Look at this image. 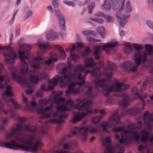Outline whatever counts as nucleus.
I'll use <instances>...</instances> for the list:
<instances>
[{
	"label": "nucleus",
	"mask_w": 153,
	"mask_h": 153,
	"mask_svg": "<svg viewBox=\"0 0 153 153\" xmlns=\"http://www.w3.org/2000/svg\"><path fill=\"white\" fill-rule=\"evenodd\" d=\"M85 68L81 64L76 66L73 69V73L71 70L68 69L66 65L64 63L58 65L56 70L58 73L61 75L63 74L62 76L59 75L56 76L53 79L49 82L48 90H51L58 82H59V87L63 88L67 86L73 80L75 81L72 82L69 84L65 92L67 95L71 94H79L80 91L79 86L84 83L87 74L90 73L93 76H95L98 72L94 69L90 71V70H86L83 78L82 73L85 70Z\"/></svg>",
	"instance_id": "nucleus-1"
},
{
	"label": "nucleus",
	"mask_w": 153,
	"mask_h": 153,
	"mask_svg": "<svg viewBox=\"0 0 153 153\" xmlns=\"http://www.w3.org/2000/svg\"><path fill=\"white\" fill-rule=\"evenodd\" d=\"M22 129L21 123L13 127L5 134V146L9 148L36 152L39 147L42 145L40 138L32 134L24 137L21 135Z\"/></svg>",
	"instance_id": "nucleus-2"
},
{
	"label": "nucleus",
	"mask_w": 153,
	"mask_h": 153,
	"mask_svg": "<svg viewBox=\"0 0 153 153\" xmlns=\"http://www.w3.org/2000/svg\"><path fill=\"white\" fill-rule=\"evenodd\" d=\"M62 94V92H59L53 99V102L56 105H59L57 107L56 111L53 112V109L55 108L53 103L51 104L50 105L46 107L44 111L42 109L39 110L36 109L38 113L43 114L40 117L41 120L50 118V123H60L62 122L63 119L67 116L65 114L64 112L67 111L68 108L64 107L63 104L61 102L58 104L56 103V102H58L57 100L58 99L61 98L60 97L61 96Z\"/></svg>",
	"instance_id": "nucleus-3"
},
{
	"label": "nucleus",
	"mask_w": 153,
	"mask_h": 153,
	"mask_svg": "<svg viewBox=\"0 0 153 153\" xmlns=\"http://www.w3.org/2000/svg\"><path fill=\"white\" fill-rule=\"evenodd\" d=\"M19 46L18 50V54L20 60V73L22 74H25L28 71V66L25 62L27 60L30 64L31 67L34 68H39L41 64L43 62V59L39 56H36L34 59H28L29 53L28 51L31 49V46L25 42L23 38L21 39L18 41Z\"/></svg>",
	"instance_id": "nucleus-4"
},
{
	"label": "nucleus",
	"mask_w": 153,
	"mask_h": 153,
	"mask_svg": "<svg viewBox=\"0 0 153 153\" xmlns=\"http://www.w3.org/2000/svg\"><path fill=\"white\" fill-rule=\"evenodd\" d=\"M57 100L58 102H56V103L58 104L61 102L63 104L64 107L68 108L67 111L72 110V107L74 108L79 107V110L85 112L82 113L78 112L75 113L71 120V122L73 123H76L80 121L88 114L92 113L91 110L92 101L88 99L76 100L75 106H74V102L71 100H69L66 102L64 98H61L58 99Z\"/></svg>",
	"instance_id": "nucleus-5"
},
{
	"label": "nucleus",
	"mask_w": 153,
	"mask_h": 153,
	"mask_svg": "<svg viewBox=\"0 0 153 153\" xmlns=\"http://www.w3.org/2000/svg\"><path fill=\"white\" fill-rule=\"evenodd\" d=\"M123 126H120L112 129L113 131H117L120 133L119 134L116 133L114 136L116 139H119V143L115 148H114L111 145L112 140L111 137L107 136L102 140L103 145L105 146V149L103 153H123L124 152V130Z\"/></svg>",
	"instance_id": "nucleus-6"
},
{
	"label": "nucleus",
	"mask_w": 153,
	"mask_h": 153,
	"mask_svg": "<svg viewBox=\"0 0 153 153\" xmlns=\"http://www.w3.org/2000/svg\"><path fill=\"white\" fill-rule=\"evenodd\" d=\"M120 119V117L118 116L117 112H116L109 117V123L104 121L99 124L101 128L98 126L94 127L91 126H88L84 127V128L82 129L83 133L82 134V138L85 139V140L87 136V132H90L91 133H95L100 132L101 128L103 131L108 133L109 131L108 128L111 127L114 123L117 124L119 122Z\"/></svg>",
	"instance_id": "nucleus-7"
},
{
	"label": "nucleus",
	"mask_w": 153,
	"mask_h": 153,
	"mask_svg": "<svg viewBox=\"0 0 153 153\" xmlns=\"http://www.w3.org/2000/svg\"><path fill=\"white\" fill-rule=\"evenodd\" d=\"M12 85V82L7 75L3 74L0 75V88H4L5 87L6 89V91L2 93V99L6 103L9 100L11 102L15 109L18 110L20 107L16 102L12 98L7 99V96L11 97L13 95Z\"/></svg>",
	"instance_id": "nucleus-8"
},
{
	"label": "nucleus",
	"mask_w": 153,
	"mask_h": 153,
	"mask_svg": "<svg viewBox=\"0 0 153 153\" xmlns=\"http://www.w3.org/2000/svg\"><path fill=\"white\" fill-rule=\"evenodd\" d=\"M33 71H30L28 79H25L26 80L27 85H23L24 87H27L29 88L26 91L27 94H30L33 92L32 88L34 86L33 84H37L38 81H41L42 80L47 78L48 75L47 73L44 71H39L38 68H35Z\"/></svg>",
	"instance_id": "nucleus-9"
},
{
	"label": "nucleus",
	"mask_w": 153,
	"mask_h": 153,
	"mask_svg": "<svg viewBox=\"0 0 153 153\" xmlns=\"http://www.w3.org/2000/svg\"><path fill=\"white\" fill-rule=\"evenodd\" d=\"M107 68H105V73L103 74L100 73L98 71L96 76V79L94 81V83L96 85L101 88H103L102 92L104 89L108 85L107 84V80L105 78H109L113 74L111 71H114V68L116 65L113 63L111 62H107Z\"/></svg>",
	"instance_id": "nucleus-10"
},
{
	"label": "nucleus",
	"mask_w": 153,
	"mask_h": 153,
	"mask_svg": "<svg viewBox=\"0 0 153 153\" xmlns=\"http://www.w3.org/2000/svg\"><path fill=\"white\" fill-rule=\"evenodd\" d=\"M112 8L114 10L117 9L118 11L117 13L116 16L117 18V21L120 27H123L124 24V16L123 14V10L124 8V0L119 1L118 2L113 0L110 2Z\"/></svg>",
	"instance_id": "nucleus-11"
},
{
	"label": "nucleus",
	"mask_w": 153,
	"mask_h": 153,
	"mask_svg": "<svg viewBox=\"0 0 153 153\" xmlns=\"http://www.w3.org/2000/svg\"><path fill=\"white\" fill-rule=\"evenodd\" d=\"M117 45L116 40L113 39L108 43L104 44L102 46H98L95 47L94 49L93 54L95 56V59H99V54L102 50H104L107 53H110L111 49L115 47Z\"/></svg>",
	"instance_id": "nucleus-12"
},
{
	"label": "nucleus",
	"mask_w": 153,
	"mask_h": 153,
	"mask_svg": "<svg viewBox=\"0 0 153 153\" xmlns=\"http://www.w3.org/2000/svg\"><path fill=\"white\" fill-rule=\"evenodd\" d=\"M150 134V133L144 130H142L140 133L133 130L130 131L129 133L130 137L135 141L137 142L139 140L140 134L141 135L140 139L141 141L143 142L149 141L153 145V136L149 137Z\"/></svg>",
	"instance_id": "nucleus-13"
},
{
	"label": "nucleus",
	"mask_w": 153,
	"mask_h": 153,
	"mask_svg": "<svg viewBox=\"0 0 153 153\" xmlns=\"http://www.w3.org/2000/svg\"><path fill=\"white\" fill-rule=\"evenodd\" d=\"M4 49L7 50L3 53L5 62L7 64L14 63L17 56L14 49L8 46H0V50Z\"/></svg>",
	"instance_id": "nucleus-14"
},
{
	"label": "nucleus",
	"mask_w": 153,
	"mask_h": 153,
	"mask_svg": "<svg viewBox=\"0 0 153 153\" xmlns=\"http://www.w3.org/2000/svg\"><path fill=\"white\" fill-rule=\"evenodd\" d=\"M133 46L136 50L138 51V52H137L135 53L133 59L136 64L138 65L140 63L141 59L143 62L145 61L147 55L146 53H144L143 56H142L140 51L143 48L142 46L137 43H134L133 44Z\"/></svg>",
	"instance_id": "nucleus-15"
},
{
	"label": "nucleus",
	"mask_w": 153,
	"mask_h": 153,
	"mask_svg": "<svg viewBox=\"0 0 153 153\" xmlns=\"http://www.w3.org/2000/svg\"><path fill=\"white\" fill-rule=\"evenodd\" d=\"M124 89V86L123 83L117 82L112 86L108 85L106 87L103 91V94L104 95L107 96L111 91L118 92L122 91Z\"/></svg>",
	"instance_id": "nucleus-16"
},
{
	"label": "nucleus",
	"mask_w": 153,
	"mask_h": 153,
	"mask_svg": "<svg viewBox=\"0 0 153 153\" xmlns=\"http://www.w3.org/2000/svg\"><path fill=\"white\" fill-rule=\"evenodd\" d=\"M84 67L85 68H92L94 69L99 70L104 65L102 61L98 63H95L93 59L89 58L85 59L84 62Z\"/></svg>",
	"instance_id": "nucleus-17"
},
{
	"label": "nucleus",
	"mask_w": 153,
	"mask_h": 153,
	"mask_svg": "<svg viewBox=\"0 0 153 153\" xmlns=\"http://www.w3.org/2000/svg\"><path fill=\"white\" fill-rule=\"evenodd\" d=\"M9 69L11 74L12 78L13 80L18 82L23 85H27V81L25 78L22 77L17 75L16 69L13 66L9 67Z\"/></svg>",
	"instance_id": "nucleus-18"
},
{
	"label": "nucleus",
	"mask_w": 153,
	"mask_h": 153,
	"mask_svg": "<svg viewBox=\"0 0 153 153\" xmlns=\"http://www.w3.org/2000/svg\"><path fill=\"white\" fill-rule=\"evenodd\" d=\"M95 18H91V19L93 22L99 23H102L104 22V20L102 19L98 18L100 17H102L105 19L106 22L107 23L112 22L113 19L112 18L110 15H104L103 13L99 12L95 14Z\"/></svg>",
	"instance_id": "nucleus-19"
},
{
	"label": "nucleus",
	"mask_w": 153,
	"mask_h": 153,
	"mask_svg": "<svg viewBox=\"0 0 153 153\" xmlns=\"http://www.w3.org/2000/svg\"><path fill=\"white\" fill-rule=\"evenodd\" d=\"M50 56L51 59H48L44 62L45 67L48 70L51 69L53 67L54 64L53 61H57L59 57L57 54L54 52L51 53Z\"/></svg>",
	"instance_id": "nucleus-20"
},
{
	"label": "nucleus",
	"mask_w": 153,
	"mask_h": 153,
	"mask_svg": "<svg viewBox=\"0 0 153 153\" xmlns=\"http://www.w3.org/2000/svg\"><path fill=\"white\" fill-rule=\"evenodd\" d=\"M144 123L148 129H151L153 124V115L149 114L148 111H145L143 115Z\"/></svg>",
	"instance_id": "nucleus-21"
},
{
	"label": "nucleus",
	"mask_w": 153,
	"mask_h": 153,
	"mask_svg": "<svg viewBox=\"0 0 153 153\" xmlns=\"http://www.w3.org/2000/svg\"><path fill=\"white\" fill-rule=\"evenodd\" d=\"M23 103L25 105V109L27 111H33L35 110L34 108L36 107L35 101H33L30 103V101L25 97L23 96Z\"/></svg>",
	"instance_id": "nucleus-22"
},
{
	"label": "nucleus",
	"mask_w": 153,
	"mask_h": 153,
	"mask_svg": "<svg viewBox=\"0 0 153 153\" xmlns=\"http://www.w3.org/2000/svg\"><path fill=\"white\" fill-rule=\"evenodd\" d=\"M76 144V143L75 142H68L63 144V146L64 149L62 150H59L54 151V153H69V151L68 150L70 149L73 146H74Z\"/></svg>",
	"instance_id": "nucleus-23"
},
{
	"label": "nucleus",
	"mask_w": 153,
	"mask_h": 153,
	"mask_svg": "<svg viewBox=\"0 0 153 153\" xmlns=\"http://www.w3.org/2000/svg\"><path fill=\"white\" fill-rule=\"evenodd\" d=\"M37 45L40 48V51L42 54L44 53L51 48V46L45 44L42 39H39L37 41Z\"/></svg>",
	"instance_id": "nucleus-24"
},
{
	"label": "nucleus",
	"mask_w": 153,
	"mask_h": 153,
	"mask_svg": "<svg viewBox=\"0 0 153 153\" xmlns=\"http://www.w3.org/2000/svg\"><path fill=\"white\" fill-rule=\"evenodd\" d=\"M58 33L52 30H49L46 34V37L48 41L56 39L58 37Z\"/></svg>",
	"instance_id": "nucleus-25"
},
{
	"label": "nucleus",
	"mask_w": 153,
	"mask_h": 153,
	"mask_svg": "<svg viewBox=\"0 0 153 153\" xmlns=\"http://www.w3.org/2000/svg\"><path fill=\"white\" fill-rule=\"evenodd\" d=\"M84 127H79L77 126L74 127L71 129V133L74 135H79L80 136L82 140L84 141L85 139L82 138V134L83 133L82 129Z\"/></svg>",
	"instance_id": "nucleus-26"
},
{
	"label": "nucleus",
	"mask_w": 153,
	"mask_h": 153,
	"mask_svg": "<svg viewBox=\"0 0 153 153\" xmlns=\"http://www.w3.org/2000/svg\"><path fill=\"white\" fill-rule=\"evenodd\" d=\"M132 93L133 94L136 95L143 102L142 107L143 109H144L146 105L143 99L146 98L147 95L146 94H145L142 96H140L138 93L137 88L136 87L133 88L132 90Z\"/></svg>",
	"instance_id": "nucleus-27"
},
{
	"label": "nucleus",
	"mask_w": 153,
	"mask_h": 153,
	"mask_svg": "<svg viewBox=\"0 0 153 153\" xmlns=\"http://www.w3.org/2000/svg\"><path fill=\"white\" fill-rule=\"evenodd\" d=\"M87 88L86 95L88 96L91 97H93L96 95L97 92L94 91L93 90L92 87L88 86Z\"/></svg>",
	"instance_id": "nucleus-28"
},
{
	"label": "nucleus",
	"mask_w": 153,
	"mask_h": 153,
	"mask_svg": "<svg viewBox=\"0 0 153 153\" xmlns=\"http://www.w3.org/2000/svg\"><path fill=\"white\" fill-rule=\"evenodd\" d=\"M109 0H105L103 4L101 6V8L104 10H108L110 9L111 6L109 4Z\"/></svg>",
	"instance_id": "nucleus-29"
},
{
	"label": "nucleus",
	"mask_w": 153,
	"mask_h": 153,
	"mask_svg": "<svg viewBox=\"0 0 153 153\" xmlns=\"http://www.w3.org/2000/svg\"><path fill=\"white\" fill-rule=\"evenodd\" d=\"M91 0H85V4H88V12L89 13H91L95 6V4L93 2L90 3Z\"/></svg>",
	"instance_id": "nucleus-30"
},
{
	"label": "nucleus",
	"mask_w": 153,
	"mask_h": 153,
	"mask_svg": "<svg viewBox=\"0 0 153 153\" xmlns=\"http://www.w3.org/2000/svg\"><path fill=\"white\" fill-rule=\"evenodd\" d=\"M96 30L97 32L101 35L102 38L105 37L106 33L105 31V29L104 27H98L96 28Z\"/></svg>",
	"instance_id": "nucleus-31"
},
{
	"label": "nucleus",
	"mask_w": 153,
	"mask_h": 153,
	"mask_svg": "<svg viewBox=\"0 0 153 153\" xmlns=\"http://www.w3.org/2000/svg\"><path fill=\"white\" fill-rule=\"evenodd\" d=\"M82 32L84 35L87 36V37L90 35L94 36H96L97 35L95 31L92 30H84L82 31Z\"/></svg>",
	"instance_id": "nucleus-32"
},
{
	"label": "nucleus",
	"mask_w": 153,
	"mask_h": 153,
	"mask_svg": "<svg viewBox=\"0 0 153 153\" xmlns=\"http://www.w3.org/2000/svg\"><path fill=\"white\" fill-rule=\"evenodd\" d=\"M59 26L61 29L64 30L65 26V18L63 17H60L58 19Z\"/></svg>",
	"instance_id": "nucleus-33"
},
{
	"label": "nucleus",
	"mask_w": 153,
	"mask_h": 153,
	"mask_svg": "<svg viewBox=\"0 0 153 153\" xmlns=\"http://www.w3.org/2000/svg\"><path fill=\"white\" fill-rule=\"evenodd\" d=\"M52 98L50 97L48 99H47L46 98L40 99L39 100V103L41 105H46L50 101Z\"/></svg>",
	"instance_id": "nucleus-34"
},
{
	"label": "nucleus",
	"mask_w": 153,
	"mask_h": 153,
	"mask_svg": "<svg viewBox=\"0 0 153 153\" xmlns=\"http://www.w3.org/2000/svg\"><path fill=\"white\" fill-rule=\"evenodd\" d=\"M102 118V116H99L97 117H93L91 118V120L94 124L98 123Z\"/></svg>",
	"instance_id": "nucleus-35"
},
{
	"label": "nucleus",
	"mask_w": 153,
	"mask_h": 153,
	"mask_svg": "<svg viewBox=\"0 0 153 153\" xmlns=\"http://www.w3.org/2000/svg\"><path fill=\"white\" fill-rule=\"evenodd\" d=\"M145 48L149 55H150L153 53V48L150 45L147 44L145 45Z\"/></svg>",
	"instance_id": "nucleus-36"
},
{
	"label": "nucleus",
	"mask_w": 153,
	"mask_h": 153,
	"mask_svg": "<svg viewBox=\"0 0 153 153\" xmlns=\"http://www.w3.org/2000/svg\"><path fill=\"white\" fill-rule=\"evenodd\" d=\"M92 51L89 47L86 48L85 50L82 53V55L83 56H86L89 54Z\"/></svg>",
	"instance_id": "nucleus-37"
},
{
	"label": "nucleus",
	"mask_w": 153,
	"mask_h": 153,
	"mask_svg": "<svg viewBox=\"0 0 153 153\" xmlns=\"http://www.w3.org/2000/svg\"><path fill=\"white\" fill-rule=\"evenodd\" d=\"M36 127H35L34 129H32V127L28 125H25L24 127V130L27 131H32L35 132L36 131Z\"/></svg>",
	"instance_id": "nucleus-38"
},
{
	"label": "nucleus",
	"mask_w": 153,
	"mask_h": 153,
	"mask_svg": "<svg viewBox=\"0 0 153 153\" xmlns=\"http://www.w3.org/2000/svg\"><path fill=\"white\" fill-rule=\"evenodd\" d=\"M86 39L87 40L88 42H100L101 41V40L100 39H96L91 37H87Z\"/></svg>",
	"instance_id": "nucleus-39"
},
{
	"label": "nucleus",
	"mask_w": 153,
	"mask_h": 153,
	"mask_svg": "<svg viewBox=\"0 0 153 153\" xmlns=\"http://www.w3.org/2000/svg\"><path fill=\"white\" fill-rule=\"evenodd\" d=\"M132 9L130 5V2L129 1H128L126 4V8H125V11L126 12L128 13L130 12Z\"/></svg>",
	"instance_id": "nucleus-40"
},
{
	"label": "nucleus",
	"mask_w": 153,
	"mask_h": 153,
	"mask_svg": "<svg viewBox=\"0 0 153 153\" xmlns=\"http://www.w3.org/2000/svg\"><path fill=\"white\" fill-rule=\"evenodd\" d=\"M71 56L72 59L74 62L77 61L79 58V56L75 53H71Z\"/></svg>",
	"instance_id": "nucleus-41"
},
{
	"label": "nucleus",
	"mask_w": 153,
	"mask_h": 153,
	"mask_svg": "<svg viewBox=\"0 0 153 153\" xmlns=\"http://www.w3.org/2000/svg\"><path fill=\"white\" fill-rule=\"evenodd\" d=\"M59 56L60 58L62 59H65L66 57V55L64 50L59 52Z\"/></svg>",
	"instance_id": "nucleus-42"
},
{
	"label": "nucleus",
	"mask_w": 153,
	"mask_h": 153,
	"mask_svg": "<svg viewBox=\"0 0 153 153\" xmlns=\"http://www.w3.org/2000/svg\"><path fill=\"white\" fill-rule=\"evenodd\" d=\"M52 4L54 8H57L58 7V0H52Z\"/></svg>",
	"instance_id": "nucleus-43"
},
{
	"label": "nucleus",
	"mask_w": 153,
	"mask_h": 153,
	"mask_svg": "<svg viewBox=\"0 0 153 153\" xmlns=\"http://www.w3.org/2000/svg\"><path fill=\"white\" fill-rule=\"evenodd\" d=\"M55 12L56 16L57 17L58 19L60 17H63L60 12L59 10H55Z\"/></svg>",
	"instance_id": "nucleus-44"
},
{
	"label": "nucleus",
	"mask_w": 153,
	"mask_h": 153,
	"mask_svg": "<svg viewBox=\"0 0 153 153\" xmlns=\"http://www.w3.org/2000/svg\"><path fill=\"white\" fill-rule=\"evenodd\" d=\"M54 48L56 50L58 51L59 52H61L64 50L62 47L60 45H55L54 46Z\"/></svg>",
	"instance_id": "nucleus-45"
},
{
	"label": "nucleus",
	"mask_w": 153,
	"mask_h": 153,
	"mask_svg": "<svg viewBox=\"0 0 153 153\" xmlns=\"http://www.w3.org/2000/svg\"><path fill=\"white\" fill-rule=\"evenodd\" d=\"M99 112L100 114L102 115H104L105 114V112L104 110H101L100 111L98 110V109H95L94 110V113H95L97 112Z\"/></svg>",
	"instance_id": "nucleus-46"
},
{
	"label": "nucleus",
	"mask_w": 153,
	"mask_h": 153,
	"mask_svg": "<svg viewBox=\"0 0 153 153\" xmlns=\"http://www.w3.org/2000/svg\"><path fill=\"white\" fill-rule=\"evenodd\" d=\"M36 96L38 97H41L43 96L42 91L41 90L38 91L36 94Z\"/></svg>",
	"instance_id": "nucleus-47"
},
{
	"label": "nucleus",
	"mask_w": 153,
	"mask_h": 153,
	"mask_svg": "<svg viewBox=\"0 0 153 153\" xmlns=\"http://www.w3.org/2000/svg\"><path fill=\"white\" fill-rule=\"evenodd\" d=\"M64 4H67L69 6H71L72 7H74V4L72 2L70 1V2H67L66 1H64Z\"/></svg>",
	"instance_id": "nucleus-48"
},
{
	"label": "nucleus",
	"mask_w": 153,
	"mask_h": 153,
	"mask_svg": "<svg viewBox=\"0 0 153 153\" xmlns=\"http://www.w3.org/2000/svg\"><path fill=\"white\" fill-rule=\"evenodd\" d=\"M84 44L81 42H77L76 43V46L77 47L82 48L84 46Z\"/></svg>",
	"instance_id": "nucleus-49"
},
{
	"label": "nucleus",
	"mask_w": 153,
	"mask_h": 153,
	"mask_svg": "<svg viewBox=\"0 0 153 153\" xmlns=\"http://www.w3.org/2000/svg\"><path fill=\"white\" fill-rule=\"evenodd\" d=\"M32 13V12L31 11H29L27 12L25 16V19L28 18Z\"/></svg>",
	"instance_id": "nucleus-50"
},
{
	"label": "nucleus",
	"mask_w": 153,
	"mask_h": 153,
	"mask_svg": "<svg viewBox=\"0 0 153 153\" xmlns=\"http://www.w3.org/2000/svg\"><path fill=\"white\" fill-rule=\"evenodd\" d=\"M47 9L48 10L50 11L51 13H54V11L53 9L52 6L50 5L47 6Z\"/></svg>",
	"instance_id": "nucleus-51"
},
{
	"label": "nucleus",
	"mask_w": 153,
	"mask_h": 153,
	"mask_svg": "<svg viewBox=\"0 0 153 153\" xmlns=\"http://www.w3.org/2000/svg\"><path fill=\"white\" fill-rule=\"evenodd\" d=\"M1 122L3 124H6L8 122V120L6 118H4L2 120Z\"/></svg>",
	"instance_id": "nucleus-52"
},
{
	"label": "nucleus",
	"mask_w": 153,
	"mask_h": 153,
	"mask_svg": "<svg viewBox=\"0 0 153 153\" xmlns=\"http://www.w3.org/2000/svg\"><path fill=\"white\" fill-rule=\"evenodd\" d=\"M13 33H11L10 35V45L12 44Z\"/></svg>",
	"instance_id": "nucleus-53"
},
{
	"label": "nucleus",
	"mask_w": 153,
	"mask_h": 153,
	"mask_svg": "<svg viewBox=\"0 0 153 153\" xmlns=\"http://www.w3.org/2000/svg\"><path fill=\"white\" fill-rule=\"evenodd\" d=\"M137 125H138L139 126V127H137L136 128V129H138L140 128V127H142V123L141 122H138L137 123Z\"/></svg>",
	"instance_id": "nucleus-54"
},
{
	"label": "nucleus",
	"mask_w": 153,
	"mask_h": 153,
	"mask_svg": "<svg viewBox=\"0 0 153 153\" xmlns=\"http://www.w3.org/2000/svg\"><path fill=\"white\" fill-rule=\"evenodd\" d=\"M126 95L125 94V107H126V105H127L128 104H129V102H127V100L126 99ZM126 107H125V113L126 112Z\"/></svg>",
	"instance_id": "nucleus-55"
},
{
	"label": "nucleus",
	"mask_w": 153,
	"mask_h": 153,
	"mask_svg": "<svg viewBox=\"0 0 153 153\" xmlns=\"http://www.w3.org/2000/svg\"><path fill=\"white\" fill-rule=\"evenodd\" d=\"M144 147L142 145H140L138 147V150L140 151L143 150V149Z\"/></svg>",
	"instance_id": "nucleus-56"
},
{
	"label": "nucleus",
	"mask_w": 153,
	"mask_h": 153,
	"mask_svg": "<svg viewBox=\"0 0 153 153\" xmlns=\"http://www.w3.org/2000/svg\"><path fill=\"white\" fill-rule=\"evenodd\" d=\"M0 110H1V111L3 112L5 115L7 114V111L4 109L2 107H1V108L0 109Z\"/></svg>",
	"instance_id": "nucleus-57"
},
{
	"label": "nucleus",
	"mask_w": 153,
	"mask_h": 153,
	"mask_svg": "<svg viewBox=\"0 0 153 153\" xmlns=\"http://www.w3.org/2000/svg\"><path fill=\"white\" fill-rule=\"evenodd\" d=\"M125 50L126 49V47H128L129 48H131V47L130 44L129 43L125 42Z\"/></svg>",
	"instance_id": "nucleus-58"
},
{
	"label": "nucleus",
	"mask_w": 153,
	"mask_h": 153,
	"mask_svg": "<svg viewBox=\"0 0 153 153\" xmlns=\"http://www.w3.org/2000/svg\"><path fill=\"white\" fill-rule=\"evenodd\" d=\"M119 105L123 108L124 107V99L123 100L122 102H120Z\"/></svg>",
	"instance_id": "nucleus-59"
},
{
	"label": "nucleus",
	"mask_w": 153,
	"mask_h": 153,
	"mask_svg": "<svg viewBox=\"0 0 153 153\" xmlns=\"http://www.w3.org/2000/svg\"><path fill=\"white\" fill-rule=\"evenodd\" d=\"M147 24L149 27H151L152 28H153V25H152V24H151V23L150 21H147Z\"/></svg>",
	"instance_id": "nucleus-60"
},
{
	"label": "nucleus",
	"mask_w": 153,
	"mask_h": 153,
	"mask_svg": "<svg viewBox=\"0 0 153 153\" xmlns=\"http://www.w3.org/2000/svg\"><path fill=\"white\" fill-rule=\"evenodd\" d=\"M120 35L121 37L123 38L124 35V32L123 31H121L120 32Z\"/></svg>",
	"instance_id": "nucleus-61"
},
{
	"label": "nucleus",
	"mask_w": 153,
	"mask_h": 153,
	"mask_svg": "<svg viewBox=\"0 0 153 153\" xmlns=\"http://www.w3.org/2000/svg\"><path fill=\"white\" fill-rule=\"evenodd\" d=\"M41 88L42 90H47L46 89V87L44 85H42L41 87Z\"/></svg>",
	"instance_id": "nucleus-62"
},
{
	"label": "nucleus",
	"mask_w": 153,
	"mask_h": 153,
	"mask_svg": "<svg viewBox=\"0 0 153 153\" xmlns=\"http://www.w3.org/2000/svg\"><path fill=\"white\" fill-rule=\"evenodd\" d=\"M75 47L74 45H73L72 47V48L70 50V52L71 53H72V52L75 49Z\"/></svg>",
	"instance_id": "nucleus-63"
},
{
	"label": "nucleus",
	"mask_w": 153,
	"mask_h": 153,
	"mask_svg": "<svg viewBox=\"0 0 153 153\" xmlns=\"http://www.w3.org/2000/svg\"><path fill=\"white\" fill-rule=\"evenodd\" d=\"M20 33V30H17L16 31V36H18L19 34Z\"/></svg>",
	"instance_id": "nucleus-64"
}]
</instances>
